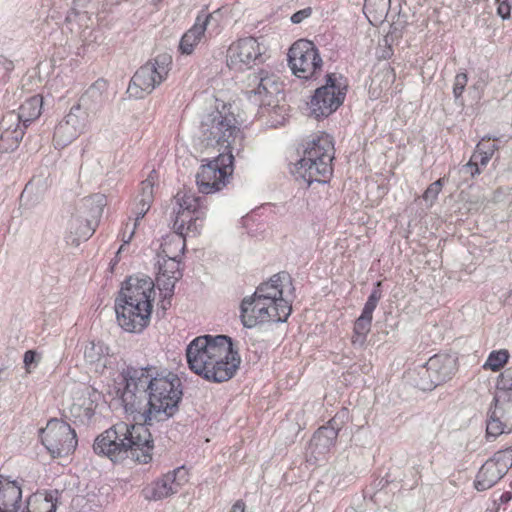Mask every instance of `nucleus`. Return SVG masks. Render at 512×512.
I'll return each mask as SVG.
<instances>
[{
  "label": "nucleus",
  "mask_w": 512,
  "mask_h": 512,
  "mask_svg": "<svg viewBox=\"0 0 512 512\" xmlns=\"http://www.w3.org/2000/svg\"><path fill=\"white\" fill-rule=\"evenodd\" d=\"M125 383L121 401L125 412L138 414L148 426L163 422L179 410L183 391L180 378L154 366H127L121 372Z\"/></svg>",
  "instance_id": "obj_1"
},
{
  "label": "nucleus",
  "mask_w": 512,
  "mask_h": 512,
  "mask_svg": "<svg viewBox=\"0 0 512 512\" xmlns=\"http://www.w3.org/2000/svg\"><path fill=\"white\" fill-rule=\"evenodd\" d=\"M200 139L206 147L223 150L217 157L200 166L196 174L199 192L211 194L223 189L233 172L234 152L238 155L243 135L233 113L214 110L200 124Z\"/></svg>",
  "instance_id": "obj_2"
},
{
  "label": "nucleus",
  "mask_w": 512,
  "mask_h": 512,
  "mask_svg": "<svg viewBox=\"0 0 512 512\" xmlns=\"http://www.w3.org/2000/svg\"><path fill=\"white\" fill-rule=\"evenodd\" d=\"M191 371L213 383H223L236 374L241 357L226 335H202L194 338L186 348Z\"/></svg>",
  "instance_id": "obj_3"
},
{
  "label": "nucleus",
  "mask_w": 512,
  "mask_h": 512,
  "mask_svg": "<svg viewBox=\"0 0 512 512\" xmlns=\"http://www.w3.org/2000/svg\"><path fill=\"white\" fill-rule=\"evenodd\" d=\"M154 440L149 426L143 423L129 425L119 422L96 437L93 450L113 462L131 459L147 464L152 461Z\"/></svg>",
  "instance_id": "obj_4"
},
{
  "label": "nucleus",
  "mask_w": 512,
  "mask_h": 512,
  "mask_svg": "<svg viewBox=\"0 0 512 512\" xmlns=\"http://www.w3.org/2000/svg\"><path fill=\"white\" fill-rule=\"evenodd\" d=\"M151 278L129 277L115 299L116 319L119 326L129 333H141L149 324L154 299Z\"/></svg>",
  "instance_id": "obj_5"
},
{
  "label": "nucleus",
  "mask_w": 512,
  "mask_h": 512,
  "mask_svg": "<svg viewBox=\"0 0 512 512\" xmlns=\"http://www.w3.org/2000/svg\"><path fill=\"white\" fill-rule=\"evenodd\" d=\"M348 91L347 79L339 73H328L309 102V114L317 120L329 117L344 103Z\"/></svg>",
  "instance_id": "obj_6"
},
{
  "label": "nucleus",
  "mask_w": 512,
  "mask_h": 512,
  "mask_svg": "<svg viewBox=\"0 0 512 512\" xmlns=\"http://www.w3.org/2000/svg\"><path fill=\"white\" fill-rule=\"evenodd\" d=\"M171 57L166 54L156 56L142 65L131 78L128 92L135 98H143L150 94L168 76Z\"/></svg>",
  "instance_id": "obj_7"
},
{
  "label": "nucleus",
  "mask_w": 512,
  "mask_h": 512,
  "mask_svg": "<svg viewBox=\"0 0 512 512\" xmlns=\"http://www.w3.org/2000/svg\"><path fill=\"white\" fill-rule=\"evenodd\" d=\"M40 439L53 458L72 454L78 445L75 430L57 418L50 419L46 427L40 430Z\"/></svg>",
  "instance_id": "obj_8"
},
{
  "label": "nucleus",
  "mask_w": 512,
  "mask_h": 512,
  "mask_svg": "<svg viewBox=\"0 0 512 512\" xmlns=\"http://www.w3.org/2000/svg\"><path fill=\"white\" fill-rule=\"evenodd\" d=\"M292 73L304 80L313 78L322 69L323 61L316 45L307 39L297 40L288 51Z\"/></svg>",
  "instance_id": "obj_9"
},
{
  "label": "nucleus",
  "mask_w": 512,
  "mask_h": 512,
  "mask_svg": "<svg viewBox=\"0 0 512 512\" xmlns=\"http://www.w3.org/2000/svg\"><path fill=\"white\" fill-rule=\"evenodd\" d=\"M457 359L449 354H436L417 370L414 384L420 390L430 391L450 380L456 371Z\"/></svg>",
  "instance_id": "obj_10"
},
{
  "label": "nucleus",
  "mask_w": 512,
  "mask_h": 512,
  "mask_svg": "<svg viewBox=\"0 0 512 512\" xmlns=\"http://www.w3.org/2000/svg\"><path fill=\"white\" fill-rule=\"evenodd\" d=\"M282 86L278 76L260 69L248 75L246 95L255 105L270 106L273 99L282 92Z\"/></svg>",
  "instance_id": "obj_11"
},
{
  "label": "nucleus",
  "mask_w": 512,
  "mask_h": 512,
  "mask_svg": "<svg viewBox=\"0 0 512 512\" xmlns=\"http://www.w3.org/2000/svg\"><path fill=\"white\" fill-rule=\"evenodd\" d=\"M226 61L230 69L242 71L264 61L263 49L256 38H241L229 46Z\"/></svg>",
  "instance_id": "obj_12"
},
{
  "label": "nucleus",
  "mask_w": 512,
  "mask_h": 512,
  "mask_svg": "<svg viewBox=\"0 0 512 512\" xmlns=\"http://www.w3.org/2000/svg\"><path fill=\"white\" fill-rule=\"evenodd\" d=\"M240 318L244 327L253 328L259 324L286 322L288 317H282L280 311L261 301L256 296L245 297L240 305Z\"/></svg>",
  "instance_id": "obj_13"
},
{
  "label": "nucleus",
  "mask_w": 512,
  "mask_h": 512,
  "mask_svg": "<svg viewBox=\"0 0 512 512\" xmlns=\"http://www.w3.org/2000/svg\"><path fill=\"white\" fill-rule=\"evenodd\" d=\"M512 430V395L497 394L493 399L486 420L487 438H496Z\"/></svg>",
  "instance_id": "obj_14"
},
{
  "label": "nucleus",
  "mask_w": 512,
  "mask_h": 512,
  "mask_svg": "<svg viewBox=\"0 0 512 512\" xmlns=\"http://www.w3.org/2000/svg\"><path fill=\"white\" fill-rule=\"evenodd\" d=\"M187 471L178 467L157 479L142 490L143 497L148 501H158L177 493L187 482Z\"/></svg>",
  "instance_id": "obj_15"
},
{
  "label": "nucleus",
  "mask_w": 512,
  "mask_h": 512,
  "mask_svg": "<svg viewBox=\"0 0 512 512\" xmlns=\"http://www.w3.org/2000/svg\"><path fill=\"white\" fill-rule=\"evenodd\" d=\"M302 157H309L311 160H319V171L324 175H332V161L334 159V145L329 135H321L309 140L304 145Z\"/></svg>",
  "instance_id": "obj_16"
},
{
  "label": "nucleus",
  "mask_w": 512,
  "mask_h": 512,
  "mask_svg": "<svg viewBox=\"0 0 512 512\" xmlns=\"http://www.w3.org/2000/svg\"><path fill=\"white\" fill-rule=\"evenodd\" d=\"M281 278L280 274L273 275L269 281L260 284L253 295L273 306V309L280 311L282 317H289L292 312V306L289 301L283 298V288L280 284Z\"/></svg>",
  "instance_id": "obj_17"
},
{
  "label": "nucleus",
  "mask_w": 512,
  "mask_h": 512,
  "mask_svg": "<svg viewBox=\"0 0 512 512\" xmlns=\"http://www.w3.org/2000/svg\"><path fill=\"white\" fill-rule=\"evenodd\" d=\"M338 429L333 426L321 427L312 436L306 449V460L310 464H317L324 460L330 449L335 445Z\"/></svg>",
  "instance_id": "obj_18"
},
{
  "label": "nucleus",
  "mask_w": 512,
  "mask_h": 512,
  "mask_svg": "<svg viewBox=\"0 0 512 512\" xmlns=\"http://www.w3.org/2000/svg\"><path fill=\"white\" fill-rule=\"evenodd\" d=\"M158 275L157 284L161 290L165 291V296L173 294L175 284L182 278L180 270V258L164 257L158 254Z\"/></svg>",
  "instance_id": "obj_19"
},
{
  "label": "nucleus",
  "mask_w": 512,
  "mask_h": 512,
  "mask_svg": "<svg viewBox=\"0 0 512 512\" xmlns=\"http://www.w3.org/2000/svg\"><path fill=\"white\" fill-rule=\"evenodd\" d=\"M0 153L14 151L22 140L25 129L17 124L16 112L11 111L3 116L0 122Z\"/></svg>",
  "instance_id": "obj_20"
},
{
  "label": "nucleus",
  "mask_w": 512,
  "mask_h": 512,
  "mask_svg": "<svg viewBox=\"0 0 512 512\" xmlns=\"http://www.w3.org/2000/svg\"><path fill=\"white\" fill-rule=\"evenodd\" d=\"M175 198L179 205V210L174 221V229L184 230L187 220L186 215L197 214L198 218L205 217L206 208L202 205L203 197L196 196L191 192H178Z\"/></svg>",
  "instance_id": "obj_21"
},
{
  "label": "nucleus",
  "mask_w": 512,
  "mask_h": 512,
  "mask_svg": "<svg viewBox=\"0 0 512 512\" xmlns=\"http://www.w3.org/2000/svg\"><path fill=\"white\" fill-rule=\"evenodd\" d=\"M107 89V81L99 78L88 87L76 104L94 117L108 99Z\"/></svg>",
  "instance_id": "obj_22"
},
{
  "label": "nucleus",
  "mask_w": 512,
  "mask_h": 512,
  "mask_svg": "<svg viewBox=\"0 0 512 512\" xmlns=\"http://www.w3.org/2000/svg\"><path fill=\"white\" fill-rule=\"evenodd\" d=\"M211 19L212 14L206 13L205 10L198 13L193 26L181 37L179 50L182 54L193 53L195 47L205 38V32Z\"/></svg>",
  "instance_id": "obj_23"
},
{
  "label": "nucleus",
  "mask_w": 512,
  "mask_h": 512,
  "mask_svg": "<svg viewBox=\"0 0 512 512\" xmlns=\"http://www.w3.org/2000/svg\"><path fill=\"white\" fill-rule=\"evenodd\" d=\"M98 225L92 223L88 217L76 213L71 217L68 223L66 242L73 246H78L81 242L87 241L95 232Z\"/></svg>",
  "instance_id": "obj_24"
},
{
  "label": "nucleus",
  "mask_w": 512,
  "mask_h": 512,
  "mask_svg": "<svg viewBox=\"0 0 512 512\" xmlns=\"http://www.w3.org/2000/svg\"><path fill=\"white\" fill-rule=\"evenodd\" d=\"M21 501L22 490L20 484L0 475V509L3 512H18Z\"/></svg>",
  "instance_id": "obj_25"
},
{
  "label": "nucleus",
  "mask_w": 512,
  "mask_h": 512,
  "mask_svg": "<svg viewBox=\"0 0 512 512\" xmlns=\"http://www.w3.org/2000/svg\"><path fill=\"white\" fill-rule=\"evenodd\" d=\"M319 160H311L309 157H301L300 160L295 164L293 174L296 179H301L307 186H310L314 182L327 183L332 175H324L321 171L316 170L318 167Z\"/></svg>",
  "instance_id": "obj_26"
},
{
  "label": "nucleus",
  "mask_w": 512,
  "mask_h": 512,
  "mask_svg": "<svg viewBox=\"0 0 512 512\" xmlns=\"http://www.w3.org/2000/svg\"><path fill=\"white\" fill-rule=\"evenodd\" d=\"M107 199L104 194L97 193L82 199L77 209L81 216L88 217L92 223L99 224Z\"/></svg>",
  "instance_id": "obj_27"
},
{
  "label": "nucleus",
  "mask_w": 512,
  "mask_h": 512,
  "mask_svg": "<svg viewBox=\"0 0 512 512\" xmlns=\"http://www.w3.org/2000/svg\"><path fill=\"white\" fill-rule=\"evenodd\" d=\"M42 105L43 97L41 95H34L28 98L19 107V112H16L17 124L26 129L32 121L41 115Z\"/></svg>",
  "instance_id": "obj_28"
},
{
  "label": "nucleus",
  "mask_w": 512,
  "mask_h": 512,
  "mask_svg": "<svg viewBox=\"0 0 512 512\" xmlns=\"http://www.w3.org/2000/svg\"><path fill=\"white\" fill-rule=\"evenodd\" d=\"M504 475V472H500L496 464L489 459L478 471L474 486L478 491H485L493 487Z\"/></svg>",
  "instance_id": "obj_29"
},
{
  "label": "nucleus",
  "mask_w": 512,
  "mask_h": 512,
  "mask_svg": "<svg viewBox=\"0 0 512 512\" xmlns=\"http://www.w3.org/2000/svg\"><path fill=\"white\" fill-rule=\"evenodd\" d=\"M186 248V239L184 237V230L175 229V233L169 236L161 244L160 255L164 257L180 258L184 254Z\"/></svg>",
  "instance_id": "obj_30"
},
{
  "label": "nucleus",
  "mask_w": 512,
  "mask_h": 512,
  "mask_svg": "<svg viewBox=\"0 0 512 512\" xmlns=\"http://www.w3.org/2000/svg\"><path fill=\"white\" fill-rule=\"evenodd\" d=\"M93 117L76 103L70 108L68 114L62 119L80 135L85 131Z\"/></svg>",
  "instance_id": "obj_31"
},
{
  "label": "nucleus",
  "mask_w": 512,
  "mask_h": 512,
  "mask_svg": "<svg viewBox=\"0 0 512 512\" xmlns=\"http://www.w3.org/2000/svg\"><path fill=\"white\" fill-rule=\"evenodd\" d=\"M80 134L61 120L55 127L53 144L56 149H63L77 139Z\"/></svg>",
  "instance_id": "obj_32"
},
{
  "label": "nucleus",
  "mask_w": 512,
  "mask_h": 512,
  "mask_svg": "<svg viewBox=\"0 0 512 512\" xmlns=\"http://www.w3.org/2000/svg\"><path fill=\"white\" fill-rule=\"evenodd\" d=\"M372 319V317H368L362 314L356 319L352 336V343L354 345H364L366 337L371 330Z\"/></svg>",
  "instance_id": "obj_33"
},
{
  "label": "nucleus",
  "mask_w": 512,
  "mask_h": 512,
  "mask_svg": "<svg viewBox=\"0 0 512 512\" xmlns=\"http://www.w3.org/2000/svg\"><path fill=\"white\" fill-rule=\"evenodd\" d=\"M158 172L153 169L149 172L147 178L143 180L140 184L139 194L137 196V201L146 202V204H151L154 199V186L158 182Z\"/></svg>",
  "instance_id": "obj_34"
},
{
  "label": "nucleus",
  "mask_w": 512,
  "mask_h": 512,
  "mask_svg": "<svg viewBox=\"0 0 512 512\" xmlns=\"http://www.w3.org/2000/svg\"><path fill=\"white\" fill-rule=\"evenodd\" d=\"M509 358L510 354L508 350H493L489 353L482 367L484 370H491L493 372H497L505 366Z\"/></svg>",
  "instance_id": "obj_35"
},
{
  "label": "nucleus",
  "mask_w": 512,
  "mask_h": 512,
  "mask_svg": "<svg viewBox=\"0 0 512 512\" xmlns=\"http://www.w3.org/2000/svg\"><path fill=\"white\" fill-rule=\"evenodd\" d=\"M108 353V348L100 341H90L84 349V358L90 364L99 362Z\"/></svg>",
  "instance_id": "obj_36"
},
{
  "label": "nucleus",
  "mask_w": 512,
  "mask_h": 512,
  "mask_svg": "<svg viewBox=\"0 0 512 512\" xmlns=\"http://www.w3.org/2000/svg\"><path fill=\"white\" fill-rule=\"evenodd\" d=\"M481 173L480 167H478L474 162L469 160L466 164L460 166L457 169V174L459 179L457 180V187H460L464 184H468L476 175Z\"/></svg>",
  "instance_id": "obj_37"
},
{
  "label": "nucleus",
  "mask_w": 512,
  "mask_h": 512,
  "mask_svg": "<svg viewBox=\"0 0 512 512\" xmlns=\"http://www.w3.org/2000/svg\"><path fill=\"white\" fill-rule=\"evenodd\" d=\"M381 281H377L374 284V287L363 307L362 315L372 317L373 318V312L376 309L378 302L382 298V291H381Z\"/></svg>",
  "instance_id": "obj_38"
},
{
  "label": "nucleus",
  "mask_w": 512,
  "mask_h": 512,
  "mask_svg": "<svg viewBox=\"0 0 512 512\" xmlns=\"http://www.w3.org/2000/svg\"><path fill=\"white\" fill-rule=\"evenodd\" d=\"M490 460L496 464L500 472L506 474L512 467V446L497 451Z\"/></svg>",
  "instance_id": "obj_39"
},
{
  "label": "nucleus",
  "mask_w": 512,
  "mask_h": 512,
  "mask_svg": "<svg viewBox=\"0 0 512 512\" xmlns=\"http://www.w3.org/2000/svg\"><path fill=\"white\" fill-rule=\"evenodd\" d=\"M497 389L504 393L512 392V366L506 368L497 378Z\"/></svg>",
  "instance_id": "obj_40"
},
{
  "label": "nucleus",
  "mask_w": 512,
  "mask_h": 512,
  "mask_svg": "<svg viewBox=\"0 0 512 512\" xmlns=\"http://www.w3.org/2000/svg\"><path fill=\"white\" fill-rule=\"evenodd\" d=\"M468 82V77L466 73H458L455 76L454 84H453V95L456 100V102L461 98L465 87Z\"/></svg>",
  "instance_id": "obj_41"
},
{
  "label": "nucleus",
  "mask_w": 512,
  "mask_h": 512,
  "mask_svg": "<svg viewBox=\"0 0 512 512\" xmlns=\"http://www.w3.org/2000/svg\"><path fill=\"white\" fill-rule=\"evenodd\" d=\"M41 360V354L35 350H28L24 353L23 363L27 373L31 372L32 368H35Z\"/></svg>",
  "instance_id": "obj_42"
},
{
  "label": "nucleus",
  "mask_w": 512,
  "mask_h": 512,
  "mask_svg": "<svg viewBox=\"0 0 512 512\" xmlns=\"http://www.w3.org/2000/svg\"><path fill=\"white\" fill-rule=\"evenodd\" d=\"M491 140L496 141L498 139L495 137L492 138L490 136H484L481 139V141L477 144L476 148L479 151L484 152V154H486V155L493 156L495 151L498 149V146L495 143H491L490 142Z\"/></svg>",
  "instance_id": "obj_43"
},
{
  "label": "nucleus",
  "mask_w": 512,
  "mask_h": 512,
  "mask_svg": "<svg viewBox=\"0 0 512 512\" xmlns=\"http://www.w3.org/2000/svg\"><path fill=\"white\" fill-rule=\"evenodd\" d=\"M391 0H365L364 9L371 12L373 6H377L380 16H383L389 9Z\"/></svg>",
  "instance_id": "obj_44"
},
{
  "label": "nucleus",
  "mask_w": 512,
  "mask_h": 512,
  "mask_svg": "<svg viewBox=\"0 0 512 512\" xmlns=\"http://www.w3.org/2000/svg\"><path fill=\"white\" fill-rule=\"evenodd\" d=\"M186 224L184 225V237H186L189 233L196 235L199 233L200 225L197 224V221L203 220V218H198L197 214H192L187 216Z\"/></svg>",
  "instance_id": "obj_45"
},
{
  "label": "nucleus",
  "mask_w": 512,
  "mask_h": 512,
  "mask_svg": "<svg viewBox=\"0 0 512 512\" xmlns=\"http://www.w3.org/2000/svg\"><path fill=\"white\" fill-rule=\"evenodd\" d=\"M89 0H73V6L68 11L65 20L72 22L80 14V9L84 8Z\"/></svg>",
  "instance_id": "obj_46"
},
{
  "label": "nucleus",
  "mask_w": 512,
  "mask_h": 512,
  "mask_svg": "<svg viewBox=\"0 0 512 512\" xmlns=\"http://www.w3.org/2000/svg\"><path fill=\"white\" fill-rule=\"evenodd\" d=\"M89 0H73V6L68 11L65 20L72 22L80 14V9L84 8Z\"/></svg>",
  "instance_id": "obj_47"
},
{
  "label": "nucleus",
  "mask_w": 512,
  "mask_h": 512,
  "mask_svg": "<svg viewBox=\"0 0 512 512\" xmlns=\"http://www.w3.org/2000/svg\"><path fill=\"white\" fill-rule=\"evenodd\" d=\"M497 7V14L504 20L510 18L511 14V3L509 0H495Z\"/></svg>",
  "instance_id": "obj_48"
},
{
  "label": "nucleus",
  "mask_w": 512,
  "mask_h": 512,
  "mask_svg": "<svg viewBox=\"0 0 512 512\" xmlns=\"http://www.w3.org/2000/svg\"><path fill=\"white\" fill-rule=\"evenodd\" d=\"M129 225L130 224L127 223L126 226H125V229L121 233V241L123 242V244L118 249L117 255L123 252L124 246L130 243V241L132 240V238H133V236L135 234V229H136V226H137L136 223L133 224V227L131 228L129 233H127Z\"/></svg>",
  "instance_id": "obj_49"
},
{
  "label": "nucleus",
  "mask_w": 512,
  "mask_h": 512,
  "mask_svg": "<svg viewBox=\"0 0 512 512\" xmlns=\"http://www.w3.org/2000/svg\"><path fill=\"white\" fill-rule=\"evenodd\" d=\"M492 156L484 154V152L479 151L477 148L475 152L472 154L470 160L474 162L478 167L486 166Z\"/></svg>",
  "instance_id": "obj_50"
},
{
  "label": "nucleus",
  "mask_w": 512,
  "mask_h": 512,
  "mask_svg": "<svg viewBox=\"0 0 512 512\" xmlns=\"http://www.w3.org/2000/svg\"><path fill=\"white\" fill-rule=\"evenodd\" d=\"M312 15V8L306 7L304 9H301L297 12H295L290 20L293 24H300L303 20L309 18Z\"/></svg>",
  "instance_id": "obj_51"
},
{
  "label": "nucleus",
  "mask_w": 512,
  "mask_h": 512,
  "mask_svg": "<svg viewBox=\"0 0 512 512\" xmlns=\"http://www.w3.org/2000/svg\"><path fill=\"white\" fill-rule=\"evenodd\" d=\"M54 493L57 494L58 492L57 491L49 492L45 495V498L43 501V504L46 508L45 512H56L57 504H56V502H54V500H55ZM27 512H30V511H27Z\"/></svg>",
  "instance_id": "obj_52"
},
{
  "label": "nucleus",
  "mask_w": 512,
  "mask_h": 512,
  "mask_svg": "<svg viewBox=\"0 0 512 512\" xmlns=\"http://www.w3.org/2000/svg\"><path fill=\"white\" fill-rule=\"evenodd\" d=\"M150 206L151 204H146V202H140V201H137V209L135 211V214H136V218H135V222L136 225L138 224L139 220H141L145 214L148 212V210L150 209Z\"/></svg>",
  "instance_id": "obj_53"
},
{
  "label": "nucleus",
  "mask_w": 512,
  "mask_h": 512,
  "mask_svg": "<svg viewBox=\"0 0 512 512\" xmlns=\"http://www.w3.org/2000/svg\"><path fill=\"white\" fill-rule=\"evenodd\" d=\"M441 192L440 189L435 188V186L431 183L428 188L425 190L423 194V199L425 201L431 200L434 201L437 199L439 193Z\"/></svg>",
  "instance_id": "obj_54"
},
{
  "label": "nucleus",
  "mask_w": 512,
  "mask_h": 512,
  "mask_svg": "<svg viewBox=\"0 0 512 512\" xmlns=\"http://www.w3.org/2000/svg\"><path fill=\"white\" fill-rule=\"evenodd\" d=\"M245 504L243 501H237L231 508L230 512H244Z\"/></svg>",
  "instance_id": "obj_55"
},
{
  "label": "nucleus",
  "mask_w": 512,
  "mask_h": 512,
  "mask_svg": "<svg viewBox=\"0 0 512 512\" xmlns=\"http://www.w3.org/2000/svg\"><path fill=\"white\" fill-rule=\"evenodd\" d=\"M392 55H393V50H392L391 46H387L382 51V54H381L380 57L383 58V59H389Z\"/></svg>",
  "instance_id": "obj_56"
},
{
  "label": "nucleus",
  "mask_w": 512,
  "mask_h": 512,
  "mask_svg": "<svg viewBox=\"0 0 512 512\" xmlns=\"http://www.w3.org/2000/svg\"><path fill=\"white\" fill-rule=\"evenodd\" d=\"M512 499V492H504L501 497H500V500L502 503H507L509 502L510 500Z\"/></svg>",
  "instance_id": "obj_57"
},
{
  "label": "nucleus",
  "mask_w": 512,
  "mask_h": 512,
  "mask_svg": "<svg viewBox=\"0 0 512 512\" xmlns=\"http://www.w3.org/2000/svg\"><path fill=\"white\" fill-rule=\"evenodd\" d=\"M445 180H446V177H442V178H439L438 180H436L435 182H433L432 184L435 186V188L442 190Z\"/></svg>",
  "instance_id": "obj_58"
},
{
  "label": "nucleus",
  "mask_w": 512,
  "mask_h": 512,
  "mask_svg": "<svg viewBox=\"0 0 512 512\" xmlns=\"http://www.w3.org/2000/svg\"><path fill=\"white\" fill-rule=\"evenodd\" d=\"M445 180H446V177H442V178H439L438 180H436L435 182H433L432 184L435 186V188L442 190Z\"/></svg>",
  "instance_id": "obj_59"
},
{
  "label": "nucleus",
  "mask_w": 512,
  "mask_h": 512,
  "mask_svg": "<svg viewBox=\"0 0 512 512\" xmlns=\"http://www.w3.org/2000/svg\"><path fill=\"white\" fill-rule=\"evenodd\" d=\"M4 369H0V374H2ZM0 378H2V375H0Z\"/></svg>",
  "instance_id": "obj_60"
},
{
  "label": "nucleus",
  "mask_w": 512,
  "mask_h": 512,
  "mask_svg": "<svg viewBox=\"0 0 512 512\" xmlns=\"http://www.w3.org/2000/svg\"><path fill=\"white\" fill-rule=\"evenodd\" d=\"M511 298H512V291L510 292V295H509Z\"/></svg>",
  "instance_id": "obj_61"
},
{
  "label": "nucleus",
  "mask_w": 512,
  "mask_h": 512,
  "mask_svg": "<svg viewBox=\"0 0 512 512\" xmlns=\"http://www.w3.org/2000/svg\"><path fill=\"white\" fill-rule=\"evenodd\" d=\"M510 3H512V0H509Z\"/></svg>",
  "instance_id": "obj_62"
}]
</instances>
